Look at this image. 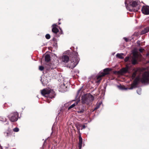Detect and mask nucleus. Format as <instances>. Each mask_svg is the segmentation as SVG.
<instances>
[{
    "label": "nucleus",
    "mask_w": 149,
    "mask_h": 149,
    "mask_svg": "<svg viewBox=\"0 0 149 149\" xmlns=\"http://www.w3.org/2000/svg\"><path fill=\"white\" fill-rule=\"evenodd\" d=\"M45 37L47 39H49L50 38V36L49 34H47L45 36Z\"/></svg>",
    "instance_id": "28"
},
{
    "label": "nucleus",
    "mask_w": 149,
    "mask_h": 149,
    "mask_svg": "<svg viewBox=\"0 0 149 149\" xmlns=\"http://www.w3.org/2000/svg\"><path fill=\"white\" fill-rule=\"evenodd\" d=\"M41 93L43 96L49 98H54L55 95L54 91L49 88L43 89L41 91Z\"/></svg>",
    "instance_id": "3"
},
{
    "label": "nucleus",
    "mask_w": 149,
    "mask_h": 149,
    "mask_svg": "<svg viewBox=\"0 0 149 149\" xmlns=\"http://www.w3.org/2000/svg\"><path fill=\"white\" fill-rule=\"evenodd\" d=\"M149 31V27H147L144 28L140 32L141 34L142 35L148 33Z\"/></svg>",
    "instance_id": "14"
},
{
    "label": "nucleus",
    "mask_w": 149,
    "mask_h": 149,
    "mask_svg": "<svg viewBox=\"0 0 149 149\" xmlns=\"http://www.w3.org/2000/svg\"><path fill=\"white\" fill-rule=\"evenodd\" d=\"M19 129L17 127L14 128L13 129V131H14V132H18L19 131Z\"/></svg>",
    "instance_id": "26"
},
{
    "label": "nucleus",
    "mask_w": 149,
    "mask_h": 149,
    "mask_svg": "<svg viewBox=\"0 0 149 149\" xmlns=\"http://www.w3.org/2000/svg\"><path fill=\"white\" fill-rule=\"evenodd\" d=\"M128 66H126L125 68H123L121 70V71L123 72L126 73L128 71Z\"/></svg>",
    "instance_id": "20"
},
{
    "label": "nucleus",
    "mask_w": 149,
    "mask_h": 149,
    "mask_svg": "<svg viewBox=\"0 0 149 149\" xmlns=\"http://www.w3.org/2000/svg\"><path fill=\"white\" fill-rule=\"evenodd\" d=\"M84 109H82L81 110L79 111H78V112L80 113H82L84 111Z\"/></svg>",
    "instance_id": "32"
},
{
    "label": "nucleus",
    "mask_w": 149,
    "mask_h": 149,
    "mask_svg": "<svg viewBox=\"0 0 149 149\" xmlns=\"http://www.w3.org/2000/svg\"><path fill=\"white\" fill-rule=\"evenodd\" d=\"M141 88H139L137 91V93L139 95H140L141 93Z\"/></svg>",
    "instance_id": "27"
},
{
    "label": "nucleus",
    "mask_w": 149,
    "mask_h": 149,
    "mask_svg": "<svg viewBox=\"0 0 149 149\" xmlns=\"http://www.w3.org/2000/svg\"><path fill=\"white\" fill-rule=\"evenodd\" d=\"M146 56H149V52H148L146 54Z\"/></svg>",
    "instance_id": "37"
},
{
    "label": "nucleus",
    "mask_w": 149,
    "mask_h": 149,
    "mask_svg": "<svg viewBox=\"0 0 149 149\" xmlns=\"http://www.w3.org/2000/svg\"><path fill=\"white\" fill-rule=\"evenodd\" d=\"M61 61L63 63H66L69 60V56L66 55H64L62 56L60 58Z\"/></svg>",
    "instance_id": "9"
},
{
    "label": "nucleus",
    "mask_w": 149,
    "mask_h": 149,
    "mask_svg": "<svg viewBox=\"0 0 149 149\" xmlns=\"http://www.w3.org/2000/svg\"><path fill=\"white\" fill-rule=\"evenodd\" d=\"M139 50L140 52H142L144 50V49H143L141 48L139 49Z\"/></svg>",
    "instance_id": "34"
},
{
    "label": "nucleus",
    "mask_w": 149,
    "mask_h": 149,
    "mask_svg": "<svg viewBox=\"0 0 149 149\" xmlns=\"http://www.w3.org/2000/svg\"><path fill=\"white\" fill-rule=\"evenodd\" d=\"M138 9H136V10H135V11H137Z\"/></svg>",
    "instance_id": "39"
},
{
    "label": "nucleus",
    "mask_w": 149,
    "mask_h": 149,
    "mask_svg": "<svg viewBox=\"0 0 149 149\" xmlns=\"http://www.w3.org/2000/svg\"><path fill=\"white\" fill-rule=\"evenodd\" d=\"M123 55L124 54L123 53H118L116 54V56L119 58L123 59Z\"/></svg>",
    "instance_id": "21"
},
{
    "label": "nucleus",
    "mask_w": 149,
    "mask_h": 149,
    "mask_svg": "<svg viewBox=\"0 0 149 149\" xmlns=\"http://www.w3.org/2000/svg\"><path fill=\"white\" fill-rule=\"evenodd\" d=\"M110 70L109 68H107L104 70L103 71L100 72L99 73V75L97 76V81H96L97 83L100 82V81L101 80V78L104 76L106 75L107 74L109 73Z\"/></svg>",
    "instance_id": "6"
},
{
    "label": "nucleus",
    "mask_w": 149,
    "mask_h": 149,
    "mask_svg": "<svg viewBox=\"0 0 149 149\" xmlns=\"http://www.w3.org/2000/svg\"><path fill=\"white\" fill-rule=\"evenodd\" d=\"M18 115L17 112L11 113L10 115L8 116L11 122L16 121L18 119Z\"/></svg>",
    "instance_id": "8"
},
{
    "label": "nucleus",
    "mask_w": 149,
    "mask_h": 149,
    "mask_svg": "<svg viewBox=\"0 0 149 149\" xmlns=\"http://www.w3.org/2000/svg\"><path fill=\"white\" fill-rule=\"evenodd\" d=\"M139 56L138 52V50L135 49L133 51V56L132 60V63L135 64L137 63V60Z\"/></svg>",
    "instance_id": "7"
},
{
    "label": "nucleus",
    "mask_w": 149,
    "mask_h": 149,
    "mask_svg": "<svg viewBox=\"0 0 149 149\" xmlns=\"http://www.w3.org/2000/svg\"><path fill=\"white\" fill-rule=\"evenodd\" d=\"M73 55L74 57L72 58L70 65H68V67L72 69L74 68L77 65L79 61L77 52H75L73 54Z\"/></svg>",
    "instance_id": "5"
},
{
    "label": "nucleus",
    "mask_w": 149,
    "mask_h": 149,
    "mask_svg": "<svg viewBox=\"0 0 149 149\" xmlns=\"http://www.w3.org/2000/svg\"><path fill=\"white\" fill-rule=\"evenodd\" d=\"M138 70H135V71L132 74V79H134L135 78V77L136 76V73L138 71Z\"/></svg>",
    "instance_id": "22"
},
{
    "label": "nucleus",
    "mask_w": 149,
    "mask_h": 149,
    "mask_svg": "<svg viewBox=\"0 0 149 149\" xmlns=\"http://www.w3.org/2000/svg\"><path fill=\"white\" fill-rule=\"evenodd\" d=\"M129 57H128V56L126 57V58H125V62H127L129 60Z\"/></svg>",
    "instance_id": "31"
},
{
    "label": "nucleus",
    "mask_w": 149,
    "mask_h": 149,
    "mask_svg": "<svg viewBox=\"0 0 149 149\" xmlns=\"http://www.w3.org/2000/svg\"><path fill=\"white\" fill-rule=\"evenodd\" d=\"M102 103L101 102H100L99 103H98L97 104H98L99 105H100L101 104H102Z\"/></svg>",
    "instance_id": "36"
},
{
    "label": "nucleus",
    "mask_w": 149,
    "mask_h": 149,
    "mask_svg": "<svg viewBox=\"0 0 149 149\" xmlns=\"http://www.w3.org/2000/svg\"><path fill=\"white\" fill-rule=\"evenodd\" d=\"M63 91H65V89H64V90H63Z\"/></svg>",
    "instance_id": "41"
},
{
    "label": "nucleus",
    "mask_w": 149,
    "mask_h": 149,
    "mask_svg": "<svg viewBox=\"0 0 149 149\" xmlns=\"http://www.w3.org/2000/svg\"><path fill=\"white\" fill-rule=\"evenodd\" d=\"M82 139L81 136L79 137V149H81L82 147Z\"/></svg>",
    "instance_id": "16"
},
{
    "label": "nucleus",
    "mask_w": 149,
    "mask_h": 149,
    "mask_svg": "<svg viewBox=\"0 0 149 149\" xmlns=\"http://www.w3.org/2000/svg\"><path fill=\"white\" fill-rule=\"evenodd\" d=\"M94 97L91 94H86L82 96L81 100L82 103L87 105L91 104L94 100Z\"/></svg>",
    "instance_id": "4"
},
{
    "label": "nucleus",
    "mask_w": 149,
    "mask_h": 149,
    "mask_svg": "<svg viewBox=\"0 0 149 149\" xmlns=\"http://www.w3.org/2000/svg\"><path fill=\"white\" fill-rule=\"evenodd\" d=\"M81 88L79 89L77 91V97H78V98H80L81 95V94H80V92L81 91Z\"/></svg>",
    "instance_id": "23"
},
{
    "label": "nucleus",
    "mask_w": 149,
    "mask_h": 149,
    "mask_svg": "<svg viewBox=\"0 0 149 149\" xmlns=\"http://www.w3.org/2000/svg\"><path fill=\"white\" fill-rule=\"evenodd\" d=\"M56 68V67L53 66V65L52 64H49L47 65V67H46V70H48L50 69H54Z\"/></svg>",
    "instance_id": "17"
},
{
    "label": "nucleus",
    "mask_w": 149,
    "mask_h": 149,
    "mask_svg": "<svg viewBox=\"0 0 149 149\" xmlns=\"http://www.w3.org/2000/svg\"><path fill=\"white\" fill-rule=\"evenodd\" d=\"M57 25L56 24H54L52 25V32L55 33H57L58 31L59 30L56 27Z\"/></svg>",
    "instance_id": "12"
},
{
    "label": "nucleus",
    "mask_w": 149,
    "mask_h": 149,
    "mask_svg": "<svg viewBox=\"0 0 149 149\" xmlns=\"http://www.w3.org/2000/svg\"><path fill=\"white\" fill-rule=\"evenodd\" d=\"M61 24V22H58V24Z\"/></svg>",
    "instance_id": "38"
},
{
    "label": "nucleus",
    "mask_w": 149,
    "mask_h": 149,
    "mask_svg": "<svg viewBox=\"0 0 149 149\" xmlns=\"http://www.w3.org/2000/svg\"><path fill=\"white\" fill-rule=\"evenodd\" d=\"M123 38L126 42H127L128 41V39H127V38Z\"/></svg>",
    "instance_id": "35"
},
{
    "label": "nucleus",
    "mask_w": 149,
    "mask_h": 149,
    "mask_svg": "<svg viewBox=\"0 0 149 149\" xmlns=\"http://www.w3.org/2000/svg\"><path fill=\"white\" fill-rule=\"evenodd\" d=\"M13 134V131L11 130L8 128L3 133L4 135L6 137L11 136Z\"/></svg>",
    "instance_id": "10"
},
{
    "label": "nucleus",
    "mask_w": 149,
    "mask_h": 149,
    "mask_svg": "<svg viewBox=\"0 0 149 149\" xmlns=\"http://www.w3.org/2000/svg\"><path fill=\"white\" fill-rule=\"evenodd\" d=\"M46 78V77L45 76H43L41 78V81L42 84L44 86H45L48 83V80Z\"/></svg>",
    "instance_id": "13"
},
{
    "label": "nucleus",
    "mask_w": 149,
    "mask_h": 149,
    "mask_svg": "<svg viewBox=\"0 0 149 149\" xmlns=\"http://www.w3.org/2000/svg\"><path fill=\"white\" fill-rule=\"evenodd\" d=\"M44 69H46V66H45V68L42 66H40L39 67V70L41 71H42Z\"/></svg>",
    "instance_id": "24"
},
{
    "label": "nucleus",
    "mask_w": 149,
    "mask_h": 149,
    "mask_svg": "<svg viewBox=\"0 0 149 149\" xmlns=\"http://www.w3.org/2000/svg\"><path fill=\"white\" fill-rule=\"evenodd\" d=\"M141 11L144 14H149V7L148 6H143L141 9Z\"/></svg>",
    "instance_id": "11"
},
{
    "label": "nucleus",
    "mask_w": 149,
    "mask_h": 149,
    "mask_svg": "<svg viewBox=\"0 0 149 149\" xmlns=\"http://www.w3.org/2000/svg\"><path fill=\"white\" fill-rule=\"evenodd\" d=\"M100 105H98V104H97V105L96 107H95V109H98V108H99V107H100Z\"/></svg>",
    "instance_id": "33"
},
{
    "label": "nucleus",
    "mask_w": 149,
    "mask_h": 149,
    "mask_svg": "<svg viewBox=\"0 0 149 149\" xmlns=\"http://www.w3.org/2000/svg\"><path fill=\"white\" fill-rule=\"evenodd\" d=\"M2 120H0L3 122L6 121L7 119L5 117H3L2 118Z\"/></svg>",
    "instance_id": "30"
},
{
    "label": "nucleus",
    "mask_w": 149,
    "mask_h": 149,
    "mask_svg": "<svg viewBox=\"0 0 149 149\" xmlns=\"http://www.w3.org/2000/svg\"><path fill=\"white\" fill-rule=\"evenodd\" d=\"M81 126V130L85 129L86 127V126L85 125H84L82 126H81L80 124H78L77 125H76V127L78 130H79L80 127Z\"/></svg>",
    "instance_id": "18"
},
{
    "label": "nucleus",
    "mask_w": 149,
    "mask_h": 149,
    "mask_svg": "<svg viewBox=\"0 0 149 149\" xmlns=\"http://www.w3.org/2000/svg\"><path fill=\"white\" fill-rule=\"evenodd\" d=\"M80 101V100H77L75 103H74L73 104H72V105L70 106L68 108V109H70L74 107L75 106L77 105L78 104V103Z\"/></svg>",
    "instance_id": "15"
},
{
    "label": "nucleus",
    "mask_w": 149,
    "mask_h": 149,
    "mask_svg": "<svg viewBox=\"0 0 149 149\" xmlns=\"http://www.w3.org/2000/svg\"><path fill=\"white\" fill-rule=\"evenodd\" d=\"M61 87L62 89L64 90V89H65V88L66 87L65 86V85L64 84H61Z\"/></svg>",
    "instance_id": "25"
},
{
    "label": "nucleus",
    "mask_w": 149,
    "mask_h": 149,
    "mask_svg": "<svg viewBox=\"0 0 149 149\" xmlns=\"http://www.w3.org/2000/svg\"><path fill=\"white\" fill-rule=\"evenodd\" d=\"M45 60L46 62H48L50 60V57L49 55L48 54L46 55L45 57Z\"/></svg>",
    "instance_id": "19"
},
{
    "label": "nucleus",
    "mask_w": 149,
    "mask_h": 149,
    "mask_svg": "<svg viewBox=\"0 0 149 149\" xmlns=\"http://www.w3.org/2000/svg\"><path fill=\"white\" fill-rule=\"evenodd\" d=\"M47 102H49H49H48V100H47Z\"/></svg>",
    "instance_id": "40"
},
{
    "label": "nucleus",
    "mask_w": 149,
    "mask_h": 149,
    "mask_svg": "<svg viewBox=\"0 0 149 149\" xmlns=\"http://www.w3.org/2000/svg\"><path fill=\"white\" fill-rule=\"evenodd\" d=\"M42 60H41V62H42Z\"/></svg>",
    "instance_id": "42"
},
{
    "label": "nucleus",
    "mask_w": 149,
    "mask_h": 149,
    "mask_svg": "<svg viewBox=\"0 0 149 149\" xmlns=\"http://www.w3.org/2000/svg\"><path fill=\"white\" fill-rule=\"evenodd\" d=\"M141 81L143 83L146 84H149V72H146L142 75V77L140 79L139 77H137L134 80L133 83L132 84L131 87L130 88H125L121 85L118 86V88L121 90H126L127 89H132L136 87V85L139 81Z\"/></svg>",
    "instance_id": "1"
},
{
    "label": "nucleus",
    "mask_w": 149,
    "mask_h": 149,
    "mask_svg": "<svg viewBox=\"0 0 149 149\" xmlns=\"http://www.w3.org/2000/svg\"><path fill=\"white\" fill-rule=\"evenodd\" d=\"M63 107H61L60 110V112L59 113H61V114L62 112H63Z\"/></svg>",
    "instance_id": "29"
},
{
    "label": "nucleus",
    "mask_w": 149,
    "mask_h": 149,
    "mask_svg": "<svg viewBox=\"0 0 149 149\" xmlns=\"http://www.w3.org/2000/svg\"><path fill=\"white\" fill-rule=\"evenodd\" d=\"M138 2L135 0H125V4L126 8L130 11H134L132 8L136 7Z\"/></svg>",
    "instance_id": "2"
},
{
    "label": "nucleus",
    "mask_w": 149,
    "mask_h": 149,
    "mask_svg": "<svg viewBox=\"0 0 149 149\" xmlns=\"http://www.w3.org/2000/svg\"><path fill=\"white\" fill-rule=\"evenodd\" d=\"M148 62H149V61H148Z\"/></svg>",
    "instance_id": "43"
}]
</instances>
